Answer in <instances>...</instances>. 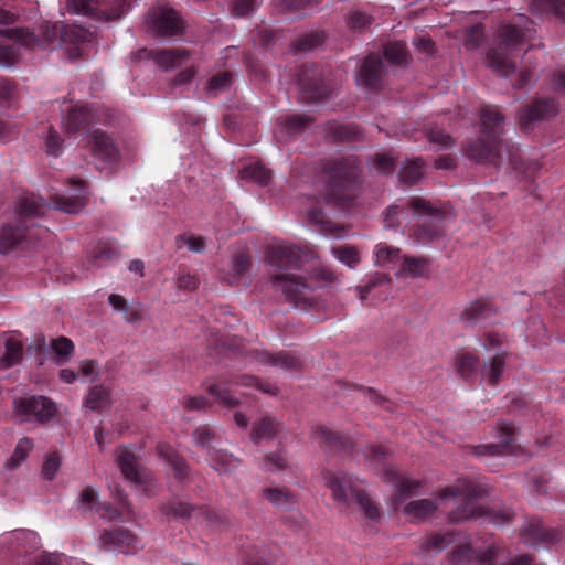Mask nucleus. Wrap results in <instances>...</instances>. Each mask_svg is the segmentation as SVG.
I'll return each instance as SVG.
<instances>
[{
	"mask_svg": "<svg viewBox=\"0 0 565 565\" xmlns=\"http://www.w3.org/2000/svg\"><path fill=\"white\" fill-rule=\"evenodd\" d=\"M479 116V136L466 142V156L477 163L495 168L508 163L519 177L529 178V171L534 163L522 159L515 143L502 139L504 117L499 108L486 105L480 109Z\"/></svg>",
	"mask_w": 565,
	"mask_h": 565,
	"instance_id": "obj_1",
	"label": "nucleus"
},
{
	"mask_svg": "<svg viewBox=\"0 0 565 565\" xmlns=\"http://www.w3.org/2000/svg\"><path fill=\"white\" fill-rule=\"evenodd\" d=\"M412 210L420 222L414 226L413 235L420 243H429L443 235L450 213L444 204H435L422 196H413L404 207L390 205L384 214V225L387 228L398 226V215L404 210Z\"/></svg>",
	"mask_w": 565,
	"mask_h": 565,
	"instance_id": "obj_2",
	"label": "nucleus"
},
{
	"mask_svg": "<svg viewBox=\"0 0 565 565\" xmlns=\"http://www.w3.org/2000/svg\"><path fill=\"white\" fill-rule=\"evenodd\" d=\"M322 173L327 177L326 200L337 207L349 206L360 185L361 161L354 156L327 159Z\"/></svg>",
	"mask_w": 565,
	"mask_h": 565,
	"instance_id": "obj_3",
	"label": "nucleus"
},
{
	"mask_svg": "<svg viewBox=\"0 0 565 565\" xmlns=\"http://www.w3.org/2000/svg\"><path fill=\"white\" fill-rule=\"evenodd\" d=\"M524 32L514 24H504L498 32V42L488 54L489 66L501 76H509L516 70L518 58L524 50Z\"/></svg>",
	"mask_w": 565,
	"mask_h": 565,
	"instance_id": "obj_4",
	"label": "nucleus"
},
{
	"mask_svg": "<svg viewBox=\"0 0 565 565\" xmlns=\"http://www.w3.org/2000/svg\"><path fill=\"white\" fill-rule=\"evenodd\" d=\"M488 495V490L467 479H458L454 484L447 486L439 491L440 500L448 497L461 499L462 503L448 513V520L451 523H460L465 521L476 520L488 515L489 511L475 500Z\"/></svg>",
	"mask_w": 565,
	"mask_h": 565,
	"instance_id": "obj_5",
	"label": "nucleus"
},
{
	"mask_svg": "<svg viewBox=\"0 0 565 565\" xmlns=\"http://www.w3.org/2000/svg\"><path fill=\"white\" fill-rule=\"evenodd\" d=\"M44 200L33 193L18 198L15 224H7L0 231V254H8L28 238L29 222L42 215Z\"/></svg>",
	"mask_w": 565,
	"mask_h": 565,
	"instance_id": "obj_6",
	"label": "nucleus"
},
{
	"mask_svg": "<svg viewBox=\"0 0 565 565\" xmlns=\"http://www.w3.org/2000/svg\"><path fill=\"white\" fill-rule=\"evenodd\" d=\"M337 275L327 267H317L311 271L310 277L295 274H276L271 276V284L275 289L280 290L286 300L298 305L308 300L309 294L326 284L333 282Z\"/></svg>",
	"mask_w": 565,
	"mask_h": 565,
	"instance_id": "obj_7",
	"label": "nucleus"
},
{
	"mask_svg": "<svg viewBox=\"0 0 565 565\" xmlns=\"http://www.w3.org/2000/svg\"><path fill=\"white\" fill-rule=\"evenodd\" d=\"M324 479L337 502L345 505L356 502L365 518L374 521L380 519L377 507L362 489L354 484L351 476L342 472H327Z\"/></svg>",
	"mask_w": 565,
	"mask_h": 565,
	"instance_id": "obj_8",
	"label": "nucleus"
},
{
	"mask_svg": "<svg viewBox=\"0 0 565 565\" xmlns=\"http://www.w3.org/2000/svg\"><path fill=\"white\" fill-rule=\"evenodd\" d=\"M138 0H67L71 12L98 21H111L122 17Z\"/></svg>",
	"mask_w": 565,
	"mask_h": 565,
	"instance_id": "obj_9",
	"label": "nucleus"
},
{
	"mask_svg": "<svg viewBox=\"0 0 565 565\" xmlns=\"http://www.w3.org/2000/svg\"><path fill=\"white\" fill-rule=\"evenodd\" d=\"M13 412L22 417L20 423L29 420L33 416L39 423L50 422L56 414L55 404L45 396H29L13 399Z\"/></svg>",
	"mask_w": 565,
	"mask_h": 565,
	"instance_id": "obj_10",
	"label": "nucleus"
},
{
	"mask_svg": "<svg viewBox=\"0 0 565 565\" xmlns=\"http://www.w3.org/2000/svg\"><path fill=\"white\" fill-rule=\"evenodd\" d=\"M297 82L303 99L309 103L324 99L330 94V87L316 64L301 65L297 73Z\"/></svg>",
	"mask_w": 565,
	"mask_h": 565,
	"instance_id": "obj_11",
	"label": "nucleus"
},
{
	"mask_svg": "<svg viewBox=\"0 0 565 565\" xmlns=\"http://www.w3.org/2000/svg\"><path fill=\"white\" fill-rule=\"evenodd\" d=\"M70 190L66 194L52 195L53 207L68 214L79 213L87 204V183L72 178L68 180Z\"/></svg>",
	"mask_w": 565,
	"mask_h": 565,
	"instance_id": "obj_12",
	"label": "nucleus"
},
{
	"mask_svg": "<svg viewBox=\"0 0 565 565\" xmlns=\"http://www.w3.org/2000/svg\"><path fill=\"white\" fill-rule=\"evenodd\" d=\"M150 30L161 36H173L182 33L184 23L179 13L168 7L153 8L148 13Z\"/></svg>",
	"mask_w": 565,
	"mask_h": 565,
	"instance_id": "obj_13",
	"label": "nucleus"
},
{
	"mask_svg": "<svg viewBox=\"0 0 565 565\" xmlns=\"http://www.w3.org/2000/svg\"><path fill=\"white\" fill-rule=\"evenodd\" d=\"M558 105L554 98H536L519 113L522 130L530 131L537 121L547 120L557 113Z\"/></svg>",
	"mask_w": 565,
	"mask_h": 565,
	"instance_id": "obj_14",
	"label": "nucleus"
},
{
	"mask_svg": "<svg viewBox=\"0 0 565 565\" xmlns=\"http://www.w3.org/2000/svg\"><path fill=\"white\" fill-rule=\"evenodd\" d=\"M266 259L277 269H297L302 265L301 250L285 243L269 245L266 249Z\"/></svg>",
	"mask_w": 565,
	"mask_h": 565,
	"instance_id": "obj_15",
	"label": "nucleus"
},
{
	"mask_svg": "<svg viewBox=\"0 0 565 565\" xmlns=\"http://www.w3.org/2000/svg\"><path fill=\"white\" fill-rule=\"evenodd\" d=\"M92 154L96 161L105 164L113 166L120 159L118 146L113 138L100 129L92 132L90 139Z\"/></svg>",
	"mask_w": 565,
	"mask_h": 565,
	"instance_id": "obj_16",
	"label": "nucleus"
},
{
	"mask_svg": "<svg viewBox=\"0 0 565 565\" xmlns=\"http://www.w3.org/2000/svg\"><path fill=\"white\" fill-rule=\"evenodd\" d=\"M356 82L359 85L377 90L384 84V64L380 55L370 54L361 63Z\"/></svg>",
	"mask_w": 565,
	"mask_h": 565,
	"instance_id": "obj_17",
	"label": "nucleus"
},
{
	"mask_svg": "<svg viewBox=\"0 0 565 565\" xmlns=\"http://www.w3.org/2000/svg\"><path fill=\"white\" fill-rule=\"evenodd\" d=\"M497 315V308L491 300L479 298L468 303L459 315V320L468 327L486 322Z\"/></svg>",
	"mask_w": 565,
	"mask_h": 565,
	"instance_id": "obj_18",
	"label": "nucleus"
},
{
	"mask_svg": "<svg viewBox=\"0 0 565 565\" xmlns=\"http://www.w3.org/2000/svg\"><path fill=\"white\" fill-rule=\"evenodd\" d=\"M6 34H10V38L15 39V43H0V65L1 66H11L19 58V47L18 44H22L25 46H31L35 42V36L33 33L15 29V30H7Z\"/></svg>",
	"mask_w": 565,
	"mask_h": 565,
	"instance_id": "obj_19",
	"label": "nucleus"
},
{
	"mask_svg": "<svg viewBox=\"0 0 565 565\" xmlns=\"http://www.w3.org/2000/svg\"><path fill=\"white\" fill-rule=\"evenodd\" d=\"M206 345L214 353H259L256 349L247 351L242 338L218 331H211L210 337L206 338Z\"/></svg>",
	"mask_w": 565,
	"mask_h": 565,
	"instance_id": "obj_20",
	"label": "nucleus"
},
{
	"mask_svg": "<svg viewBox=\"0 0 565 565\" xmlns=\"http://www.w3.org/2000/svg\"><path fill=\"white\" fill-rule=\"evenodd\" d=\"M252 267V257L247 252H237L233 255L223 278L231 286H236L248 278Z\"/></svg>",
	"mask_w": 565,
	"mask_h": 565,
	"instance_id": "obj_21",
	"label": "nucleus"
},
{
	"mask_svg": "<svg viewBox=\"0 0 565 565\" xmlns=\"http://www.w3.org/2000/svg\"><path fill=\"white\" fill-rule=\"evenodd\" d=\"M392 279L388 274L374 273L370 276L365 286H356L359 299L364 302L369 295L374 294L379 299H385L390 291Z\"/></svg>",
	"mask_w": 565,
	"mask_h": 565,
	"instance_id": "obj_22",
	"label": "nucleus"
},
{
	"mask_svg": "<svg viewBox=\"0 0 565 565\" xmlns=\"http://www.w3.org/2000/svg\"><path fill=\"white\" fill-rule=\"evenodd\" d=\"M156 450L157 455L171 467L177 479L180 481L189 479V465L186 463L185 459L179 455L170 445L159 444Z\"/></svg>",
	"mask_w": 565,
	"mask_h": 565,
	"instance_id": "obj_23",
	"label": "nucleus"
},
{
	"mask_svg": "<svg viewBox=\"0 0 565 565\" xmlns=\"http://www.w3.org/2000/svg\"><path fill=\"white\" fill-rule=\"evenodd\" d=\"M99 542L104 547H114L120 552L128 553L136 543L135 535L127 529L104 530L99 535Z\"/></svg>",
	"mask_w": 565,
	"mask_h": 565,
	"instance_id": "obj_24",
	"label": "nucleus"
},
{
	"mask_svg": "<svg viewBox=\"0 0 565 565\" xmlns=\"http://www.w3.org/2000/svg\"><path fill=\"white\" fill-rule=\"evenodd\" d=\"M437 508V500L419 499L405 504L403 513L411 522L420 523L431 518Z\"/></svg>",
	"mask_w": 565,
	"mask_h": 565,
	"instance_id": "obj_25",
	"label": "nucleus"
},
{
	"mask_svg": "<svg viewBox=\"0 0 565 565\" xmlns=\"http://www.w3.org/2000/svg\"><path fill=\"white\" fill-rule=\"evenodd\" d=\"M313 434L320 446L329 451H343L352 447V440L350 437L332 431L327 427H317L313 430Z\"/></svg>",
	"mask_w": 565,
	"mask_h": 565,
	"instance_id": "obj_26",
	"label": "nucleus"
},
{
	"mask_svg": "<svg viewBox=\"0 0 565 565\" xmlns=\"http://www.w3.org/2000/svg\"><path fill=\"white\" fill-rule=\"evenodd\" d=\"M500 431L505 437L504 439L501 440V443L473 446L471 448L472 454L478 457H481V456L494 457V456H501V455L507 454L510 449L511 441H512L511 437L513 435V426L510 424H507V423H502L500 425Z\"/></svg>",
	"mask_w": 565,
	"mask_h": 565,
	"instance_id": "obj_27",
	"label": "nucleus"
},
{
	"mask_svg": "<svg viewBox=\"0 0 565 565\" xmlns=\"http://www.w3.org/2000/svg\"><path fill=\"white\" fill-rule=\"evenodd\" d=\"M313 117L305 114L284 115L277 119L282 132L296 137L305 132L313 122Z\"/></svg>",
	"mask_w": 565,
	"mask_h": 565,
	"instance_id": "obj_28",
	"label": "nucleus"
},
{
	"mask_svg": "<svg viewBox=\"0 0 565 565\" xmlns=\"http://www.w3.org/2000/svg\"><path fill=\"white\" fill-rule=\"evenodd\" d=\"M116 462L122 476L132 483H141L142 473L137 461V457L126 450L120 449L117 452Z\"/></svg>",
	"mask_w": 565,
	"mask_h": 565,
	"instance_id": "obj_29",
	"label": "nucleus"
},
{
	"mask_svg": "<svg viewBox=\"0 0 565 565\" xmlns=\"http://www.w3.org/2000/svg\"><path fill=\"white\" fill-rule=\"evenodd\" d=\"M92 121V114L86 106L72 107L63 120L67 134H76L85 129Z\"/></svg>",
	"mask_w": 565,
	"mask_h": 565,
	"instance_id": "obj_30",
	"label": "nucleus"
},
{
	"mask_svg": "<svg viewBox=\"0 0 565 565\" xmlns=\"http://www.w3.org/2000/svg\"><path fill=\"white\" fill-rule=\"evenodd\" d=\"M530 11L539 17H554L565 21V0H532Z\"/></svg>",
	"mask_w": 565,
	"mask_h": 565,
	"instance_id": "obj_31",
	"label": "nucleus"
},
{
	"mask_svg": "<svg viewBox=\"0 0 565 565\" xmlns=\"http://www.w3.org/2000/svg\"><path fill=\"white\" fill-rule=\"evenodd\" d=\"M150 54L158 66L163 70L180 66L188 56L186 51L181 49L153 50Z\"/></svg>",
	"mask_w": 565,
	"mask_h": 565,
	"instance_id": "obj_32",
	"label": "nucleus"
},
{
	"mask_svg": "<svg viewBox=\"0 0 565 565\" xmlns=\"http://www.w3.org/2000/svg\"><path fill=\"white\" fill-rule=\"evenodd\" d=\"M429 262L425 257L404 256L401 259V268L397 277H422L427 274Z\"/></svg>",
	"mask_w": 565,
	"mask_h": 565,
	"instance_id": "obj_33",
	"label": "nucleus"
},
{
	"mask_svg": "<svg viewBox=\"0 0 565 565\" xmlns=\"http://www.w3.org/2000/svg\"><path fill=\"white\" fill-rule=\"evenodd\" d=\"M279 422L276 418L265 416L253 425L250 439L258 444L262 439H273L278 433Z\"/></svg>",
	"mask_w": 565,
	"mask_h": 565,
	"instance_id": "obj_34",
	"label": "nucleus"
},
{
	"mask_svg": "<svg viewBox=\"0 0 565 565\" xmlns=\"http://www.w3.org/2000/svg\"><path fill=\"white\" fill-rule=\"evenodd\" d=\"M424 161L420 158L406 160L398 172V179L406 185L417 183L424 175Z\"/></svg>",
	"mask_w": 565,
	"mask_h": 565,
	"instance_id": "obj_35",
	"label": "nucleus"
},
{
	"mask_svg": "<svg viewBox=\"0 0 565 565\" xmlns=\"http://www.w3.org/2000/svg\"><path fill=\"white\" fill-rule=\"evenodd\" d=\"M402 259L401 249L380 243L375 246L374 262L377 266L394 268Z\"/></svg>",
	"mask_w": 565,
	"mask_h": 565,
	"instance_id": "obj_36",
	"label": "nucleus"
},
{
	"mask_svg": "<svg viewBox=\"0 0 565 565\" xmlns=\"http://www.w3.org/2000/svg\"><path fill=\"white\" fill-rule=\"evenodd\" d=\"M200 508L185 501H172L161 505V512L170 519H190Z\"/></svg>",
	"mask_w": 565,
	"mask_h": 565,
	"instance_id": "obj_37",
	"label": "nucleus"
},
{
	"mask_svg": "<svg viewBox=\"0 0 565 565\" xmlns=\"http://www.w3.org/2000/svg\"><path fill=\"white\" fill-rule=\"evenodd\" d=\"M263 497L273 505L288 508L296 503L294 493L287 488H264Z\"/></svg>",
	"mask_w": 565,
	"mask_h": 565,
	"instance_id": "obj_38",
	"label": "nucleus"
},
{
	"mask_svg": "<svg viewBox=\"0 0 565 565\" xmlns=\"http://www.w3.org/2000/svg\"><path fill=\"white\" fill-rule=\"evenodd\" d=\"M329 135L334 141L347 142L361 138V131L355 124H331Z\"/></svg>",
	"mask_w": 565,
	"mask_h": 565,
	"instance_id": "obj_39",
	"label": "nucleus"
},
{
	"mask_svg": "<svg viewBox=\"0 0 565 565\" xmlns=\"http://www.w3.org/2000/svg\"><path fill=\"white\" fill-rule=\"evenodd\" d=\"M554 539L553 533L544 526L541 521H531L523 531V540L525 543L546 542Z\"/></svg>",
	"mask_w": 565,
	"mask_h": 565,
	"instance_id": "obj_40",
	"label": "nucleus"
},
{
	"mask_svg": "<svg viewBox=\"0 0 565 565\" xmlns=\"http://www.w3.org/2000/svg\"><path fill=\"white\" fill-rule=\"evenodd\" d=\"M266 362L289 373H299L303 369V362L298 355H266Z\"/></svg>",
	"mask_w": 565,
	"mask_h": 565,
	"instance_id": "obj_41",
	"label": "nucleus"
},
{
	"mask_svg": "<svg viewBox=\"0 0 565 565\" xmlns=\"http://www.w3.org/2000/svg\"><path fill=\"white\" fill-rule=\"evenodd\" d=\"M110 404V395L107 388L94 386L90 388L85 399V406L90 411H103Z\"/></svg>",
	"mask_w": 565,
	"mask_h": 565,
	"instance_id": "obj_42",
	"label": "nucleus"
},
{
	"mask_svg": "<svg viewBox=\"0 0 565 565\" xmlns=\"http://www.w3.org/2000/svg\"><path fill=\"white\" fill-rule=\"evenodd\" d=\"M211 458L212 468L217 470L220 473H228L239 465V460L236 457L223 450H213L211 452Z\"/></svg>",
	"mask_w": 565,
	"mask_h": 565,
	"instance_id": "obj_43",
	"label": "nucleus"
},
{
	"mask_svg": "<svg viewBox=\"0 0 565 565\" xmlns=\"http://www.w3.org/2000/svg\"><path fill=\"white\" fill-rule=\"evenodd\" d=\"M209 394L216 397V403L224 407L233 408L241 404L239 399L223 383L211 384Z\"/></svg>",
	"mask_w": 565,
	"mask_h": 565,
	"instance_id": "obj_44",
	"label": "nucleus"
},
{
	"mask_svg": "<svg viewBox=\"0 0 565 565\" xmlns=\"http://www.w3.org/2000/svg\"><path fill=\"white\" fill-rule=\"evenodd\" d=\"M241 175L245 180L254 181L260 185H267L271 179V172L264 164L252 163L246 166Z\"/></svg>",
	"mask_w": 565,
	"mask_h": 565,
	"instance_id": "obj_45",
	"label": "nucleus"
},
{
	"mask_svg": "<svg viewBox=\"0 0 565 565\" xmlns=\"http://www.w3.org/2000/svg\"><path fill=\"white\" fill-rule=\"evenodd\" d=\"M324 40L326 35L323 32H309L297 39L292 44V49L295 52L310 51L320 46L324 42Z\"/></svg>",
	"mask_w": 565,
	"mask_h": 565,
	"instance_id": "obj_46",
	"label": "nucleus"
},
{
	"mask_svg": "<svg viewBox=\"0 0 565 565\" xmlns=\"http://www.w3.org/2000/svg\"><path fill=\"white\" fill-rule=\"evenodd\" d=\"M384 57L392 64L402 65L407 62L408 51L404 42H390L384 46Z\"/></svg>",
	"mask_w": 565,
	"mask_h": 565,
	"instance_id": "obj_47",
	"label": "nucleus"
},
{
	"mask_svg": "<svg viewBox=\"0 0 565 565\" xmlns=\"http://www.w3.org/2000/svg\"><path fill=\"white\" fill-rule=\"evenodd\" d=\"M483 348L487 351H493L494 353H507L508 339L507 335L499 331H487L483 334Z\"/></svg>",
	"mask_w": 565,
	"mask_h": 565,
	"instance_id": "obj_48",
	"label": "nucleus"
},
{
	"mask_svg": "<svg viewBox=\"0 0 565 565\" xmlns=\"http://www.w3.org/2000/svg\"><path fill=\"white\" fill-rule=\"evenodd\" d=\"M331 252L337 259L350 268H355L361 260L359 250L353 246H337Z\"/></svg>",
	"mask_w": 565,
	"mask_h": 565,
	"instance_id": "obj_49",
	"label": "nucleus"
},
{
	"mask_svg": "<svg viewBox=\"0 0 565 565\" xmlns=\"http://www.w3.org/2000/svg\"><path fill=\"white\" fill-rule=\"evenodd\" d=\"M33 443L30 438H22L15 446L11 457L8 459L6 466L10 469L17 468L28 457L29 451L32 449Z\"/></svg>",
	"mask_w": 565,
	"mask_h": 565,
	"instance_id": "obj_50",
	"label": "nucleus"
},
{
	"mask_svg": "<svg viewBox=\"0 0 565 565\" xmlns=\"http://www.w3.org/2000/svg\"><path fill=\"white\" fill-rule=\"evenodd\" d=\"M504 360L502 355H492L489 361L484 362L483 375L491 384H495L502 374Z\"/></svg>",
	"mask_w": 565,
	"mask_h": 565,
	"instance_id": "obj_51",
	"label": "nucleus"
},
{
	"mask_svg": "<svg viewBox=\"0 0 565 565\" xmlns=\"http://www.w3.org/2000/svg\"><path fill=\"white\" fill-rule=\"evenodd\" d=\"M426 136L430 143L438 145L445 149L450 148L454 145V138L438 126H428L426 128Z\"/></svg>",
	"mask_w": 565,
	"mask_h": 565,
	"instance_id": "obj_52",
	"label": "nucleus"
},
{
	"mask_svg": "<svg viewBox=\"0 0 565 565\" xmlns=\"http://www.w3.org/2000/svg\"><path fill=\"white\" fill-rule=\"evenodd\" d=\"M373 166L379 173L392 174L396 167V158L392 153H375Z\"/></svg>",
	"mask_w": 565,
	"mask_h": 565,
	"instance_id": "obj_53",
	"label": "nucleus"
},
{
	"mask_svg": "<svg viewBox=\"0 0 565 565\" xmlns=\"http://www.w3.org/2000/svg\"><path fill=\"white\" fill-rule=\"evenodd\" d=\"M4 353H23L24 340L20 331L4 332Z\"/></svg>",
	"mask_w": 565,
	"mask_h": 565,
	"instance_id": "obj_54",
	"label": "nucleus"
},
{
	"mask_svg": "<svg viewBox=\"0 0 565 565\" xmlns=\"http://www.w3.org/2000/svg\"><path fill=\"white\" fill-rule=\"evenodd\" d=\"M232 84V74L230 72H221L212 76L207 82V90L211 93H220L230 88Z\"/></svg>",
	"mask_w": 565,
	"mask_h": 565,
	"instance_id": "obj_55",
	"label": "nucleus"
},
{
	"mask_svg": "<svg viewBox=\"0 0 565 565\" xmlns=\"http://www.w3.org/2000/svg\"><path fill=\"white\" fill-rule=\"evenodd\" d=\"M479 364L478 355H459L456 367L462 377H469Z\"/></svg>",
	"mask_w": 565,
	"mask_h": 565,
	"instance_id": "obj_56",
	"label": "nucleus"
},
{
	"mask_svg": "<svg viewBox=\"0 0 565 565\" xmlns=\"http://www.w3.org/2000/svg\"><path fill=\"white\" fill-rule=\"evenodd\" d=\"M63 149V139L58 132L50 127L47 136L45 138V150L47 154L58 156Z\"/></svg>",
	"mask_w": 565,
	"mask_h": 565,
	"instance_id": "obj_57",
	"label": "nucleus"
},
{
	"mask_svg": "<svg viewBox=\"0 0 565 565\" xmlns=\"http://www.w3.org/2000/svg\"><path fill=\"white\" fill-rule=\"evenodd\" d=\"M475 557V551L469 545L457 546L449 555L450 563L463 565Z\"/></svg>",
	"mask_w": 565,
	"mask_h": 565,
	"instance_id": "obj_58",
	"label": "nucleus"
},
{
	"mask_svg": "<svg viewBox=\"0 0 565 565\" xmlns=\"http://www.w3.org/2000/svg\"><path fill=\"white\" fill-rule=\"evenodd\" d=\"M420 486L418 481L401 480L394 495V502L399 503L414 494V491Z\"/></svg>",
	"mask_w": 565,
	"mask_h": 565,
	"instance_id": "obj_59",
	"label": "nucleus"
},
{
	"mask_svg": "<svg viewBox=\"0 0 565 565\" xmlns=\"http://www.w3.org/2000/svg\"><path fill=\"white\" fill-rule=\"evenodd\" d=\"M372 23V18L362 11H352L348 17V25L351 30H363Z\"/></svg>",
	"mask_w": 565,
	"mask_h": 565,
	"instance_id": "obj_60",
	"label": "nucleus"
},
{
	"mask_svg": "<svg viewBox=\"0 0 565 565\" xmlns=\"http://www.w3.org/2000/svg\"><path fill=\"white\" fill-rule=\"evenodd\" d=\"M61 466V459L56 454H51L45 458L42 466V475L46 480L54 479Z\"/></svg>",
	"mask_w": 565,
	"mask_h": 565,
	"instance_id": "obj_61",
	"label": "nucleus"
},
{
	"mask_svg": "<svg viewBox=\"0 0 565 565\" xmlns=\"http://www.w3.org/2000/svg\"><path fill=\"white\" fill-rule=\"evenodd\" d=\"M484 36L483 25L476 24L471 26L466 34V46L468 49H476L480 45Z\"/></svg>",
	"mask_w": 565,
	"mask_h": 565,
	"instance_id": "obj_62",
	"label": "nucleus"
},
{
	"mask_svg": "<svg viewBox=\"0 0 565 565\" xmlns=\"http://www.w3.org/2000/svg\"><path fill=\"white\" fill-rule=\"evenodd\" d=\"M178 241L184 243L191 252L202 253L205 249V241L202 236L193 234H183L179 236Z\"/></svg>",
	"mask_w": 565,
	"mask_h": 565,
	"instance_id": "obj_63",
	"label": "nucleus"
},
{
	"mask_svg": "<svg viewBox=\"0 0 565 565\" xmlns=\"http://www.w3.org/2000/svg\"><path fill=\"white\" fill-rule=\"evenodd\" d=\"M70 559L64 554L43 553L35 565H68Z\"/></svg>",
	"mask_w": 565,
	"mask_h": 565,
	"instance_id": "obj_64",
	"label": "nucleus"
}]
</instances>
